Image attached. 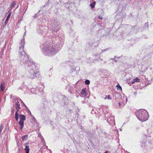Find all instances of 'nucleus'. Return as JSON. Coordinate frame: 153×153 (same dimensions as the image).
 Returning a JSON list of instances; mask_svg holds the SVG:
<instances>
[{"instance_id":"f257e3e1","label":"nucleus","mask_w":153,"mask_h":153,"mask_svg":"<svg viewBox=\"0 0 153 153\" xmlns=\"http://www.w3.org/2000/svg\"><path fill=\"white\" fill-rule=\"evenodd\" d=\"M25 39H22L21 41L20 45V46L19 48L20 53L19 56L21 59L22 62L24 64H27L28 66L30 67L32 66L33 69L30 72L28 75V77L31 79H33L36 77V74L33 69L35 67L34 63H33L32 61L29 59L28 56L23 51L24 45H25Z\"/></svg>"},{"instance_id":"f03ea898","label":"nucleus","mask_w":153,"mask_h":153,"mask_svg":"<svg viewBox=\"0 0 153 153\" xmlns=\"http://www.w3.org/2000/svg\"><path fill=\"white\" fill-rule=\"evenodd\" d=\"M135 114L137 118L141 121H146L149 117L147 111L143 109L138 110L136 112Z\"/></svg>"},{"instance_id":"7ed1b4c3","label":"nucleus","mask_w":153,"mask_h":153,"mask_svg":"<svg viewBox=\"0 0 153 153\" xmlns=\"http://www.w3.org/2000/svg\"><path fill=\"white\" fill-rule=\"evenodd\" d=\"M57 52V51L50 45H45L43 48V53L46 55L51 56Z\"/></svg>"},{"instance_id":"20e7f679","label":"nucleus","mask_w":153,"mask_h":153,"mask_svg":"<svg viewBox=\"0 0 153 153\" xmlns=\"http://www.w3.org/2000/svg\"><path fill=\"white\" fill-rule=\"evenodd\" d=\"M15 117L17 121H18L19 119V118L20 120L19 123L21 126L20 130H22L24 126V121L26 119L25 116L24 115L21 114L20 112L16 111Z\"/></svg>"},{"instance_id":"39448f33","label":"nucleus","mask_w":153,"mask_h":153,"mask_svg":"<svg viewBox=\"0 0 153 153\" xmlns=\"http://www.w3.org/2000/svg\"><path fill=\"white\" fill-rule=\"evenodd\" d=\"M14 106L15 107L16 110H17L16 111L19 112V111L20 109L19 102L17 101L16 102L15 105Z\"/></svg>"},{"instance_id":"423d86ee","label":"nucleus","mask_w":153,"mask_h":153,"mask_svg":"<svg viewBox=\"0 0 153 153\" xmlns=\"http://www.w3.org/2000/svg\"><path fill=\"white\" fill-rule=\"evenodd\" d=\"M102 109L103 111V113L104 114H105L108 111V108L106 107V106H103L102 107Z\"/></svg>"},{"instance_id":"0eeeda50","label":"nucleus","mask_w":153,"mask_h":153,"mask_svg":"<svg viewBox=\"0 0 153 153\" xmlns=\"http://www.w3.org/2000/svg\"><path fill=\"white\" fill-rule=\"evenodd\" d=\"M11 16V12H10L7 16L6 20L4 22V24L6 25L7 23L9 18H10Z\"/></svg>"},{"instance_id":"6e6552de","label":"nucleus","mask_w":153,"mask_h":153,"mask_svg":"<svg viewBox=\"0 0 153 153\" xmlns=\"http://www.w3.org/2000/svg\"><path fill=\"white\" fill-rule=\"evenodd\" d=\"M81 94V96L82 97L85 96L86 95L85 90V89H82Z\"/></svg>"},{"instance_id":"1a4fd4ad","label":"nucleus","mask_w":153,"mask_h":153,"mask_svg":"<svg viewBox=\"0 0 153 153\" xmlns=\"http://www.w3.org/2000/svg\"><path fill=\"white\" fill-rule=\"evenodd\" d=\"M140 82V79L138 78H136L135 79H134L131 81V83L132 84H134L136 82Z\"/></svg>"},{"instance_id":"9d476101","label":"nucleus","mask_w":153,"mask_h":153,"mask_svg":"<svg viewBox=\"0 0 153 153\" xmlns=\"http://www.w3.org/2000/svg\"><path fill=\"white\" fill-rule=\"evenodd\" d=\"M25 153H29V148L28 146H26L25 148Z\"/></svg>"},{"instance_id":"9b49d317","label":"nucleus","mask_w":153,"mask_h":153,"mask_svg":"<svg viewBox=\"0 0 153 153\" xmlns=\"http://www.w3.org/2000/svg\"><path fill=\"white\" fill-rule=\"evenodd\" d=\"M4 83L3 82H2L0 85L1 90L2 91H4Z\"/></svg>"},{"instance_id":"f8f14e48","label":"nucleus","mask_w":153,"mask_h":153,"mask_svg":"<svg viewBox=\"0 0 153 153\" xmlns=\"http://www.w3.org/2000/svg\"><path fill=\"white\" fill-rule=\"evenodd\" d=\"M27 135H25L23 136L22 138V140L23 141H25L27 139Z\"/></svg>"},{"instance_id":"ddd939ff","label":"nucleus","mask_w":153,"mask_h":153,"mask_svg":"<svg viewBox=\"0 0 153 153\" xmlns=\"http://www.w3.org/2000/svg\"><path fill=\"white\" fill-rule=\"evenodd\" d=\"M117 89L119 91H122V88L121 87L120 85L119 84L117 85Z\"/></svg>"},{"instance_id":"4468645a","label":"nucleus","mask_w":153,"mask_h":153,"mask_svg":"<svg viewBox=\"0 0 153 153\" xmlns=\"http://www.w3.org/2000/svg\"><path fill=\"white\" fill-rule=\"evenodd\" d=\"M104 98L105 100H106L107 99H108V100L111 99V96L110 95L106 96L105 97H104Z\"/></svg>"},{"instance_id":"2eb2a0df","label":"nucleus","mask_w":153,"mask_h":153,"mask_svg":"<svg viewBox=\"0 0 153 153\" xmlns=\"http://www.w3.org/2000/svg\"><path fill=\"white\" fill-rule=\"evenodd\" d=\"M96 4L95 2H94L93 3L90 4V6L92 8H94L95 7V5Z\"/></svg>"},{"instance_id":"dca6fc26","label":"nucleus","mask_w":153,"mask_h":153,"mask_svg":"<svg viewBox=\"0 0 153 153\" xmlns=\"http://www.w3.org/2000/svg\"><path fill=\"white\" fill-rule=\"evenodd\" d=\"M15 5V2H13L10 5V7L11 8L13 7Z\"/></svg>"},{"instance_id":"f3484780","label":"nucleus","mask_w":153,"mask_h":153,"mask_svg":"<svg viewBox=\"0 0 153 153\" xmlns=\"http://www.w3.org/2000/svg\"><path fill=\"white\" fill-rule=\"evenodd\" d=\"M85 83L86 84V85H89L90 83V81L89 80H86L85 81Z\"/></svg>"},{"instance_id":"a211bd4d","label":"nucleus","mask_w":153,"mask_h":153,"mask_svg":"<svg viewBox=\"0 0 153 153\" xmlns=\"http://www.w3.org/2000/svg\"><path fill=\"white\" fill-rule=\"evenodd\" d=\"M56 27L57 28L56 29H54V30L56 31H57L59 30V28H58V27H59V26H57Z\"/></svg>"},{"instance_id":"6ab92c4d","label":"nucleus","mask_w":153,"mask_h":153,"mask_svg":"<svg viewBox=\"0 0 153 153\" xmlns=\"http://www.w3.org/2000/svg\"><path fill=\"white\" fill-rule=\"evenodd\" d=\"M118 104H119V106L120 107H122L123 106V105H122L121 104V103L120 102Z\"/></svg>"},{"instance_id":"aec40b11","label":"nucleus","mask_w":153,"mask_h":153,"mask_svg":"<svg viewBox=\"0 0 153 153\" xmlns=\"http://www.w3.org/2000/svg\"><path fill=\"white\" fill-rule=\"evenodd\" d=\"M102 18H103L101 16H100L99 17V18L100 19H102Z\"/></svg>"},{"instance_id":"412c9836","label":"nucleus","mask_w":153,"mask_h":153,"mask_svg":"<svg viewBox=\"0 0 153 153\" xmlns=\"http://www.w3.org/2000/svg\"><path fill=\"white\" fill-rule=\"evenodd\" d=\"M23 104L25 106V107H26V105H25V103H24V102H23Z\"/></svg>"},{"instance_id":"4be33fe9","label":"nucleus","mask_w":153,"mask_h":153,"mask_svg":"<svg viewBox=\"0 0 153 153\" xmlns=\"http://www.w3.org/2000/svg\"><path fill=\"white\" fill-rule=\"evenodd\" d=\"M14 111V109H12L11 110V112L13 113Z\"/></svg>"},{"instance_id":"5701e85b","label":"nucleus","mask_w":153,"mask_h":153,"mask_svg":"<svg viewBox=\"0 0 153 153\" xmlns=\"http://www.w3.org/2000/svg\"><path fill=\"white\" fill-rule=\"evenodd\" d=\"M41 134H39L38 135V136H39V137H40V136H41Z\"/></svg>"},{"instance_id":"b1692460","label":"nucleus","mask_w":153,"mask_h":153,"mask_svg":"<svg viewBox=\"0 0 153 153\" xmlns=\"http://www.w3.org/2000/svg\"><path fill=\"white\" fill-rule=\"evenodd\" d=\"M20 101L22 103H23V102L21 100H20Z\"/></svg>"},{"instance_id":"393cba45","label":"nucleus","mask_w":153,"mask_h":153,"mask_svg":"<svg viewBox=\"0 0 153 153\" xmlns=\"http://www.w3.org/2000/svg\"><path fill=\"white\" fill-rule=\"evenodd\" d=\"M108 152L107 151H106L105 152V153H108Z\"/></svg>"}]
</instances>
